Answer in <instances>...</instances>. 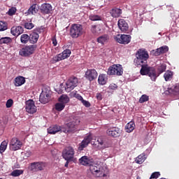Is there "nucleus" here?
<instances>
[{
	"mask_svg": "<svg viewBox=\"0 0 179 179\" xmlns=\"http://www.w3.org/2000/svg\"><path fill=\"white\" fill-rule=\"evenodd\" d=\"M135 56L134 64L136 66H139L141 64L148 63L149 55L146 50L139 49L136 51Z\"/></svg>",
	"mask_w": 179,
	"mask_h": 179,
	"instance_id": "f257e3e1",
	"label": "nucleus"
},
{
	"mask_svg": "<svg viewBox=\"0 0 179 179\" xmlns=\"http://www.w3.org/2000/svg\"><path fill=\"white\" fill-rule=\"evenodd\" d=\"M141 66L140 73L142 76L148 75L151 78L152 81H155L157 79V74L155 68L149 67L148 64H139Z\"/></svg>",
	"mask_w": 179,
	"mask_h": 179,
	"instance_id": "f03ea898",
	"label": "nucleus"
},
{
	"mask_svg": "<svg viewBox=\"0 0 179 179\" xmlns=\"http://www.w3.org/2000/svg\"><path fill=\"white\" fill-rule=\"evenodd\" d=\"M90 171L92 173L93 176H95L96 178L106 177L107 175L105 173V170L103 166L100 164H96L95 162L89 166Z\"/></svg>",
	"mask_w": 179,
	"mask_h": 179,
	"instance_id": "7ed1b4c3",
	"label": "nucleus"
},
{
	"mask_svg": "<svg viewBox=\"0 0 179 179\" xmlns=\"http://www.w3.org/2000/svg\"><path fill=\"white\" fill-rule=\"evenodd\" d=\"M83 34V26L81 24H72L70 27V36L72 38H78Z\"/></svg>",
	"mask_w": 179,
	"mask_h": 179,
	"instance_id": "20e7f679",
	"label": "nucleus"
},
{
	"mask_svg": "<svg viewBox=\"0 0 179 179\" xmlns=\"http://www.w3.org/2000/svg\"><path fill=\"white\" fill-rule=\"evenodd\" d=\"M123 73L124 69L120 64H113L108 68V70L107 71V75L109 76H122Z\"/></svg>",
	"mask_w": 179,
	"mask_h": 179,
	"instance_id": "39448f33",
	"label": "nucleus"
},
{
	"mask_svg": "<svg viewBox=\"0 0 179 179\" xmlns=\"http://www.w3.org/2000/svg\"><path fill=\"white\" fill-rule=\"evenodd\" d=\"M37 45H26L20 50L19 55L24 57H29L34 54V52L37 49Z\"/></svg>",
	"mask_w": 179,
	"mask_h": 179,
	"instance_id": "423d86ee",
	"label": "nucleus"
},
{
	"mask_svg": "<svg viewBox=\"0 0 179 179\" xmlns=\"http://www.w3.org/2000/svg\"><path fill=\"white\" fill-rule=\"evenodd\" d=\"M78 85V79L76 77H71L69 78L65 86V90L67 92H72Z\"/></svg>",
	"mask_w": 179,
	"mask_h": 179,
	"instance_id": "0eeeda50",
	"label": "nucleus"
},
{
	"mask_svg": "<svg viewBox=\"0 0 179 179\" xmlns=\"http://www.w3.org/2000/svg\"><path fill=\"white\" fill-rule=\"evenodd\" d=\"M71 54L70 49L64 50L62 53L52 57V62H59L62 60L68 59Z\"/></svg>",
	"mask_w": 179,
	"mask_h": 179,
	"instance_id": "6e6552de",
	"label": "nucleus"
},
{
	"mask_svg": "<svg viewBox=\"0 0 179 179\" xmlns=\"http://www.w3.org/2000/svg\"><path fill=\"white\" fill-rule=\"evenodd\" d=\"M22 146V142L19 140L17 137H13L10 141L9 148L12 151H17L18 150H21Z\"/></svg>",
	"mask_w": 179,
	"mask_h": 179,
	"instance_id": "1a4fd4ad",
	"label": "nucleus"
},
{
	"mask_svg": "<svg viewBox=\"0 0 179 179\" xmlns=\"http://www.w3.org/2000/svg\"><path fill=\"white\" fill-rule=\"evenodd\" d=\"M46 167V163L45 162H32L31 163V165H29V171L32 172H38V171H42L44 170V168Z\"/></svg>",
	"mask_w": 179,
	"mask_h": 179,
	"instance_id": "9d476101",
	"label": "nucleus"
},
{
	"mask_svg": "<svg viewBox=\"0 0 179 179\" xmlns=\"http://www.w3.org/2000/svg\"><path fill=\"white\" fill-rule=\"evenodd\" d=\"M115 40L120 44L127 45L131 42V35L118 34L115 36Z\"/></svg>",
	"mask_w": 179,
	"mask_h": 179,
	"instance_id": "9b49d317",
	"label": "nucleus"
},
{
	"mask_svg": "<svg viewBox=\"0 0 179 179\" xmlns=\"http://www.w3.org/2000/svg\"><path fill=\"white\" fill-rule=\"evenodd\" d=\"M50 91L46 90H42V92L40 94L39 101L42 104H46L50 101Z\"/></svg>",
	"mask_w": 179,
	"mask_h": 179,
	"instance_id": "f8f14e48",
	"label": "nucleus"
},
{
	"mask_svg": "<svg viewBox=\"0 0 179 179\" xmlns=\"http://www.w3.org/2000/svg\"><path fill=\"white\" fill-rule=\"evenodd\" d=\"M75 154L73 147H66L62 152L63 158L66 161L72 160Z\"/></svg>",
	"mask_w": 179,
	"mask_h": 179,
	"instance_id": "ddd939ff",
	"label": "nucleus"
},
{
	"mask_svg": "<svg viewBox=\"0 0 179 179\" xmlns=\"http://www.w3.org/2000/svg\"><path fill=\"white\" fill-rule=\"evenodd\" d=\"M99 74L94 69H87L85 73V78L90 82L95 80Z\"/></svg>",
	"mask_w": 179,
	"mask_h": 179,
	"instance_id": "4468645a",
	"label": "nucleus"
},
{
	"mask_svg": "<svg viewBox=\"0 0 179 179\" xmlns=\"http://www.w3.org/2000/svg\"><path fill=\"white\" fill-rule=\"evenodd\" d=\"M117 26L120 31L124 34H128L129 30V27L128 22L124 19H120L117 22Z\"/></svg>",
	"mask_w": 179,
	"mask_h": 179,
	"instance_id": "2eb2a0df",
	"label": "nucleus"
},
{
	"mask_svg": "<svg viewBox=\"0 0 179 179\" xmlns=\"http://www.w3.org/2000/svg\"><path fill=\"white\" fill-rule=\"evenodd\" d=\"M106 133L107 135L113 136V138H117L120 136L122 134V130L120 128L115 127L107 129Z\"/></svg>",
	"mask_w": 179,
	"mask_h": 179,
	"instance_id": "dca6fc26",
	"label": "nucleus"
},
{
	"mask_svg": "<svg viewBox=\"0 0 179 179\" xmlns=\"http://www.w3.org/2000/svg\"><path fill=\"white\" fill-rule=\"evenodd\" d=\"M26 110L29 114H34L37 112L34 100H29L26 103Z\"/></svg>",
	"mask_w": 179,
	"mask_h": 179,
	"instance_id": "f3484780",
	"label": "nucleus"
},
{
	"mask_svg": "<svg viewBox=\"0 0 179 179\" xmlns=\"http://www.w3.org/2000/svg\"><path fill=\"white\" fill-rule=\"evenodd\" d=\"M79 163L84 166H88L93 164L94 163V159L91 157H87V156H83L79 159Z\"/></svg>",
	"mask_w": 179,
	"mask_h": 179,
	"instance_id": "a211bd4d",
	"label": "nucleus"
},
{
	"mask_svg": "<svg viewBox=\"0 0 179 179\" xmlns=\"http://www.w3.org/2000/svg\"><path fill=\"white\" fill-rule=\"evenodd\" d=\"M96 41L101 45L108 44V42L110 41V36L108 34L101 35L99 37L96 38Z\"/></svg>",
	"mask_w": 179,
	"mask_h": 179,
	"instance_id": "6ab92c4d",
	"label": "nucleus"
},
{
	"mask_svg": "<svg viewBox=\"0 0 179 179\" xmlns=\"http://www.w3.org/2000/svg\"><path fill=\"white\" fill-rule=\"evenodd\" d=\"M52 11V6L50 3H43L41 6V12L43 14H50Z\"/></svg>",
	"mask_w": 179,
	"mask_h": 179,
	"instance_id": "aec40b11",
	"label": "nucleus"
},
{
	"mask_svg": "<svg viewBox=\"0 0 179 179\" xmlns=\"http://www.w3.org/2000/svg\"><path fill=\"white\" fill-rule=\"evenodd\" d=\"M29 43L35 45L38 43L39 38V34L36 31H32L29 35Z\"/></svg>",
	"mask_w": 179,
	"mask_h": 179,
	"instance_id": "412c9836",
	"label": "nucleus"
},
{
	"mask_svg": "<svg viewBox=\"0 0 179 179\" xmlns=\"http://www.w3.org/2000/svg\"><path fill=\"white\" fill-rule=\"evenodd\" d=\"M24 31L23 28L20 26L13 27L10 29V34L14 36L18 37L20 34H23Z\"/></svg>",
	"mask_w": 179,
	"mask_h": 179,
	"instance_id": "4be33fe9",
	"label": "nucleus"
},
{
	"mask_svg": "<svg viewBox=\"0 0 179 179\" xmlns=\"http://www.w3.org/2000/svg\"><path fill=\"white\" fill-rule=\"evenodd\" d=\"M91 141L92 137L90 136H85L84 140L81 141L80 144L79 145L78 150H83L85 149L88 145V144L90 143Z\"/></svg>",
	"mask_w": 179,
	"mask_h": 179,
	"instance_id": "5701e85b",
	"label": "nucleus"
},
{
	"mask_svg": "<svg viewBox=\"0 0 179 179\" xmlns=\"http://www.w3.org/2000/svg\"><path fill=\"white\" fill-rule=\"evenodd\" d=\"M61 131H62V127L60 126H57V125H54V126L50 127L48 129V134H52V135H55L57 132H59Z\"/></svg>",
	"mask_w": 179,
	"mask_h": 179,
	"instance_id": "b1692460",
	"label": "nucleus"
},
{
	"mask_svg": "<svg viewBox=\"0 0 179 179\" xmlns=\"http://www.w3.org/2000/svg\"><path fill=\"white\" fill-rule=\"evenodd\" d=\"M26 83L25 78L22 76L16 77L14 80V85L15 87H20Z\"/></svg>",
	"mask_w": 179,
	"mask_h": 179,
	"instance_id": "393cba45",
	"label": "nucleus"
},
{
	"mask_svg": "<svg viewBox=\"0 0 179 179\" xmlns=\"http://www.w3.org/2000/svg\"><path fill=\"white\" fill-rule=\"evenodd\" d=\"M110 14L113 18L120 17L122 14V10L117 8H114L110 10Z\"/></svg>",
	"mask_w": 179,
	"mask_h": 179,
	"instance_id": "a878e982",
	"label": "nucleus"
},
{
	"mask_svg": "<svg viewBox=\"0 0 179 179\" xmlns=\"http://www.w3.org/2000/svg\"><path fill=\"white\" fill-rule=\"evenodd\" d=\"M107 75L106 74H100L99 77H98V83L101 85H104L107 83Z\"/></svg>",
	"mask_w": 179,
	"mask_h": 179,
	"instance_id": "bb28decb",
	"label": "nucleus"
},
{
	"mask_svg": "<svg viewBox=\"0 0 179 179\" xmlns=\"http://www.w3.org/2000/svg\"><path fill=\"white\" fill-rule=\"evenodd\" d=\"M95 145L97 146L98 150H104L106 148V145L104 144V141L101 138H98Z\"/></svg>",
	"mask_w": 179,
	"mask_h": 179,
	"instance_id": "cd10ccee",
	"label": "nucleus"
},
{
	"mask_svg": "<svg viewBox=\"0 0 179 179\" xmlns=\"http://www.w3.org/2000/svg\"><path fill=\"white\" fill-rule=\"evenodd\" d=\"M135 127L136 126L134 122H129L127 124L126 127H124V130H126L127 133H131L134 130Z\"/></svg>",
	"mask_w": 179,
	"mask_h": 179,
	"instance_id": "c85d7f7f",
	"label": "nucleus"
},
{
	"mask_svg": "<svg viewBox=\"0 0 179 179\" xmlns=\"http://www.w3.org/2000/svg\"><path fill=\"white\" fill-rule=\"evenodd\" d=\"M38 12V7L37 4H33L32 6H31V7H29V10H28V14L29 15H35L36 13H37Z\"/></svg>",
	"mask_w": 179,
	"mask_h": 179,
	"instance_id": "c756f323",
	"label": "nucleus"
},
{
	"mask_svg": "<svg viewBox=\"0 0 179 179\" xmlns=\"http://www.w3.org/2000/svg\"><path fill=\"white\" fill-rule=\"evenodd\" d=\"M173 77V72L171 71H167L165 73H164V79L168 82L172 80Z\"/></svg>",
	"mask_w": 179,
	"mask_h": 179,
	"instance_id": "7c9ffc66",
	"label": "nucleus"
},
{
	"mask_svg": "<svg viewBox=\"0 0 179 179\" xmlns=\"http://www.w3.org/2000/svg\"><path fill=\"white\" fill-rule=\"evenodd\" d=\"M59 102L63 104L68 103L70 101L69 97L66 94H62L60 97L58 99Z\"/></svg>",
	"mask_w": 179,
	"mask_h": 179,
	"instance_id": "2f4dec72",
	"label": "nucleus"
},
{
	"mask_svg": "<svg viewBox=\"0 0 179 179\" xmlns=\"http://www.w3.org/2000/svg\"><path fill=\"white\" fill-rule=\"evenodd\" d=\"M169 52V47L167 45H163L160 48H157L158 56L163 55Z\"/></svg>",
	"mask_w": 179,
	"mask_h": 179,
	"instance_id": "473e14b6",
	"label": "nucleus"
},
{
	"mask_svg": "<svg viewBox=\"0 0 179 179\" xmlns=\"http://www.w3.org/2000/svg\"><path fill=\"white\" fill-rule=\"evenodd\" d=\"M29 42V35L24 34L20 36V43L22 44H27Z\"/></svg>",
	"mask_w": 179,
	"mask_h": 179,
	"instance_id": "72a5a7b5",
	"label": "nucleus"
},
{
	"mask_svg": "<svg viewBox=\"0 0 179 179\" xmlns=\"http://www.w3.org/2000/svg\"><path fill=\"white\" fill-rule=\"evenodd\" d=\"M75 125L73 122H68L66 125H65V131H63L64 132H69V131H73L74 129Z\"/></svg>",
	"mask_w": 179,
	"mask_h": 179,
	"instance_id": "f704fd0d",
	"label": "nucleus"
},
{
	"mask_svg": "<svg viewBox=\"0 0 179 179\" xmlns=\"http://www.w3.org/2000/svg\"><path fill=\"white\" fill-rule=\"evenodd\" d=\"M167 69V66L165 64H160V66H158L157 69V77L164 72H165L166 69Z\"/></svg>",
	"mask_w": 179,
	"mask_h": 179,
	"instance_id": "c9c22d12",
	"label": "nucleus"
},
{
	"mask_svg": "<svg viewBox=\"0 0 179 179\" xmlns=\"http://www.w3.org/2000/svg\"><path fill=\"white\" fill-rule=\"evenodd\" d=\"M8 142L6 141H3L0 145V153L3 154L5 150H6V148L8 147Z\"/></svg>",
	"mask_w": 179,
	"mask_h": 179,
	"instance_id": "e433bc0d",
	"label": "nucleus"
},
{
	"mask_svg": "<svg viewBox=\"0 0 179 179\" xmlns=\"http://www.w3.org/2000/svg\"><path fill=\"white\" fill-rule=\"evenodd\" d=\"M24 171L22 169H15L11 172L10 176L13 177H18L23 174Z\"/></svg>",
	"mask_w": 179,
	"mask_h": 179,
	"instance_id": "4c0bfd02",
	"label": "nucleus"
},
{
	"mask_svg": "<svg viewBox=\"0 0 179 179\" xmlns=\"http://www.w3.org/2000/svg\"><path fill=\"white\" fill-rule=\"evenodd\" d=\"M145 155H139L135 159V162L137 164H142L145 161Z\"/></svg>",
	"mask_w": 179,
	"mask_h": 179,
	"instance_id": "58836bf2",
	"label": "nucleus"
},
{
	"mask_svg": "<svg viewBox=\"0 0 179 179\" xmlns=\"http://www.w3.org/2000/svg\"><path fill=\"white\" fill-rule=\"evenodd\" d=\"M89 19H90V20L93 21V22L101 21V17L98 15L91 14L89 16Z\"/></svg>",
	"mask_w": 179,
	"mask_h": 179,
	"instance_id": "ea45409f",
	"label": "nucleus"
},
{
	"mask_svg": "<svg viewBox=\"0 0 179 179\" xmlns=\"http://www.w3.org/2000/svg\"><path fill=\"white\" fill-rule=\"evenodd\" d=\"M12 42V38L9 37H4L0 38V44H9Z\"/></svg>",
	"mask_w": 179,
	"mask_h": 179,
	"instance_id": "a19ab883",
	"label": "nucleus"
},
{
	"mask_svg": "<svg viewBox=\"0 0 179 179\" xmlns=\"http://www.w3.org/2000/svg\"><path fill=\"white\" fill-rule=\"evenodd\" d=\"M64 108H65V103H57L55 105V109H56L59 112H61L62 110L64 109Z\"/></svg>",
	"mask_w": 179,
	"mask_h": 179,
	"instance_id": "79ce46f5",
	"label": "nucleus"
},
{
	"mask_svg": "<svg viewBox=\"0 0 179 179\" xmlns=\"http://www.w3.org/2000/svg\"><path fill=\"white\" fill-rule=\"evenodd\" d=\"M34 27V24L33 23L30 22H26L24 23V29L27 30H31Z\"/></svg>",
	"mask_w": 179,
	"mask_h": 179,
	"instance_id": "37998d69",
	"label": "nucleus"
},
{
	"mask_svg": "<svg viewBox=\"0 0 179 179\" xmlns=\"http://www.w3.org/2000/svg\"><path fill=\"white\" fill-rule=\"evenodd\" d=\"M8 29V27H6V24L2 21H0V31H3Z\"/></svg>",
	"mask_w": 179,
	"mask_h": 179,
	"instance_id": "c03bdc74",
	"label": "nucleus"
},
{
	"mask_svg": "<svg viewBox=\"0 0 179 179\" xmlns=\"http://www.w3.org/2000/svg\"><path fill=\"white\" fill-rule=\"evenodd\" d=\"M148 99H149L148 96L147 95L143 94V96H141L139 99V103H142L147 102Z\"/></svg>",
	"mask_w": 179,
	"mask_h": 179,
	"instance_id": "a18cd8bd",
	"label": "nucleus"
},
{
	"mask_svg": "<svg viewBox=\"0 0 179 179\" xmlns=\"http://www.w3.org/2000/svg\"><path fill=\"white\" fill-rule=\"evenodd\" d=\"M16 12H17L16 8H15V7H11V8L9 9L8 13V15L13 16V15H15V13H16Z\"/></svg>",
	"mask_w": 179,
	"mask_h": 179,
	"instance_id": "49530a36",
	"label": "nucleus"
},
{
	"mask_svg": "<svg viewBox=\"0 0 179 179\" xmlns=\"http://www.w3.org/2000/svg\"><path fill=\"white\" fill-rule=\"evenodd\" d=\"M13 105V99H8L6 101V106L7 108H10Z\"/></svg>",
	"mask_w": 179,
	"mask_h": 179,
	"instance_id": "de8ad7c7",
	"label": "nucleus"
},
{
	"mask_svg": "<svg viewBox=\"0 0 179 179\" xmlns=\"http://www.w3.org/2000/svg\"><path fill=\"white\" fill-rule=\"evenodd\" d=\"M33 32H36V34H42L44 32V28L43 27L36 28Z\"/></svg>",
	"mask_w": 179,
	"mask_h": 179,
	"instance_id": "09e8293b",
	"label": "nucleus"
},
{
	"mask_svg": "<svg viewBox=\"0 0 179 179\" xmlns=\"http://www.w3.org/2000/svg\"><path fill=\"white\" fill-rule=\"evenodd\" d=\"M173 92L175 96H179V85L176 86L174 90H173Z\"/></svg>",
	"mask_w": 179,
	"mask_h": 179,
	"instance_id": "8fccbe9b",
	"label": "nucleus"
},
{
	"mask_svg": "<svg viewBox=\"0 0 179 179\" xmlns=\"http://www.w3.org/2000/svg\"><path fill=\"white\" fill-rule=\"evenodd\" d=\"M81 103H83V104L84 105V106L85 107H90L91 104L88 101L86 100H83L81 101Z\"/></svg>",
	"mask_w": 179,
	"mask_h": 179,
	"instance_id": "3c124183",
	"label": "nucleus"
},
{
	"mask_svg": "<svg viewBox=\"0 0 179 179\" xmlns=\"http://www.w3.org/2000/svg\"><path fill=\"white\" fill-rule=\"evenodd\" d=\"M109 90H115L117 88V85L115 84H111L109 85Z\"/></svg>",
	"mask_w": 179,
	"mask_h": 179,
	"instance_id": "603ef678",
	"label": "nucleus"
},
{
	"mask_svg": "<svg viewBox=\"0 0 179 179\" xmlns=\"http://www.w3.org/2000/svg\"><path fill=\"white\" fill-rule=\"evenodd\" d=\"M91 31L92 34L96 33V25H92Z\"/></svg>",
	"mask_w": 179,
	"mask_h": 179,
	"instance_id": "864d4df0",
	"label": "nucleus"
},
{
	"mask_svg": "<svg viewBox=\"0 0 179 179\" xmlns=\"http://www.w3.org/2000/svg\"><path fill=\"white\" fill-rule=\"evenodd\" d=\"M76 98L77 99L80 100V101H83L85 100V99L83 98V96H82L80 94H76Z\"/></svg>",
	"mask_w": 179,
	"mask_h": 179,
	"instance_id": "5fc2aeb1",
	"label": "nucleus"
},
{
	"mask_svg": "<svg viewBox=\"0 0 179 179\" xmlns=\"http://www.w3.org/2000/svg\"><path fill=\"white\" fill-rule=\"evenodd\" d=\"M152 178H157V172H154L152 173L151 177H150V179H152Z\"/></svg>",
	"mask_w": 179,
	"mask_h": 179,
	"instance_id": "6e6d98bb",
	"label": "nucleus"
},
{
	"mask_svg": "<svg viewBox=\"0 0 179 179\" xmlns=\"http://www.w3.org/2000/svg\"><path fill=\"white\" fill-rule=\"evenodd\" d=\"M52 41L53 45H54L55 47H56L57 45V42L56 38H55V37L52 38Z\"/></svg>",
	"mask_w": 179,
	"mask_h": 179,
	"instance_id": "4d7b16f0",
	"label": "nucleus"
},
{
	"mask_svg": "<svg viewBox=\"0 0 179 179\" xmlns=\"http://www.w3.org/2000/svg\"><path fill=\"white\" fill-rule=\"evenodd\" d=\"M96 99L98 101H101V99H103V96L101 93L96 94Z\"/></svg>",
	"mask_w": 179,
	"mask_h": 179,
	"instance_id": "13d9d810",
	"label": "nucleus"
},
{
	"mask_svg": "<svg viewBox=\"0 0 179 179\" xmlns=\"http://www.w3.org/2000/svg\"><path fill=\"white\" fill-rule=\"evenodd\" d=\"M69 161H66V162L65 164V167H68L69 166Z\"/></svg>",
	"mask_w": 179,
	"mask_h": 179,
	"instance_id": "bf43d9fd",
	"label": "nucleus"
},
{
	"mask_svg": "<svg viewBox=\"0 0 179 179\" xmlns=\"http://www.w3.org/2000/svg\"><path fill=\"white\" fill-rule=\"evenodd\" d=\"M161 176L159 172H157V178H159Z\"/></svg>",
	"mask_w": 179,
	"mask_h": 179,
	"instance_id": "052dcab7",
	"label": "nucleus"
},
{
	"mask_svg": "<svg viewBox=\"0 0 179 179\" xmlns=\"http://www.w3.org/2000/svg\"><path fill=\"white\" fill-rule=\"evenodd\" d=\"M136 179H141V177L137 176V177H136Z\"/></svg>",
	"mask_w": 179,
	"mask_h": 179,
	"instance_id": "680f3d73",
	"label": "nucleus"
},
{
	"mask_svg": "<svg viewBox=\"0 0 179 179\" xmlns=\"http://www.w3.org/2000/svg\"><path fill=\"white\" fill-rule=\"evenodd\" d=\"M160 179H166V178H160Z\"/></svg>",
	"mask_w": 179,
	"mask_h": 179,
	"instance_id": "e2e57ef3",
	"label": "nucleus"
},
{
	"mask_svg": "<svg viewBox=\"0 0 179 179\" xmlns=\"http://www.w3.org/2000/svg\"><path fill=\"white\" fill-rule=\"evenodd\" d=\"M159 35H161V33H159Z\"/></svg>",
	"mask_w": 179,
	"mask_h": 179,
	"instance_id": "0e129e2a",
	"label": "nucleus"
},
{
	"mask_svg": "<svg viewBox=\"0 0 179 179\" xmlns=\"http://www.w3.org/2000/svg\"><path fill=\"white\" fill-rule=\"evenodd\" d=\"M0 179H3V178H0Z\"/></svg>",
	"mask_w": 179,
	"mask_h": 179,
	"instance_id": "69168bd1",
	"label": "nucleus"
}]
</instances>
